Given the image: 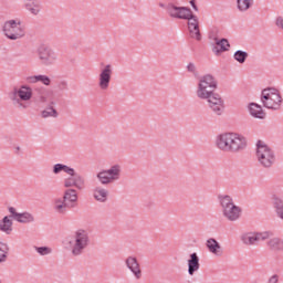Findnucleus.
Instances as JSON below:
<instances>
[{
  "label": "nucleus",
  "mask_w": 283,
  "mask_h": 283,
  "mask_svg": "<svg viewBox=\"0 0 283 283\" xmlns=\"http://www.w3.org/2000/svg\"><path fill=\"white\" fill-rule=\"evenodd\" d=\"M218 80L212 74H206L198 78L196 96L199 101H207L209 109L216 116H222L224 114V99L219 93Z\"/></svg>",
  "instance_id": "obj_1"
},
{
  "label": "nucleus",
  "mask_w": 283,
  "mask_h": 283,
  "mask_svg": "<svg viewBox=\"0 0 283 283\" xmlns=\"http://www.w3.org/2000/svg\"><path fill=\"white\" fill-rule=\"evenodd\" d=\"M214 147L223 154H240L249 147V140L240 133L224 132L216 136Z\"/></svg>",
  "instance_id": "obj_2"
},
{
  "label": "nucleus",
  "mask_w": 283,
  "mask_h": 283,
  "mask_svg": "<svg viewBox=\"0 0 283 283\" xmlns=\"http://www.w3.org/2000/svg\"><path fill=\"white\" fill-rule=\"evenodd\" d=\"M64 249L73 258H81L91 244L90 232L84 229H78L69 235L64 241Z\"/></svg>",
  "instance_id": "obj_3"
},
{
  "label": "nucleus",
  "mask_w": 283,
  "mask_h": 283,
  "mask_svg": "<svg viewBox=\"0 0 283 283\" xmlns=\"http://www.w3.org/2000/svg\"><path fill=\"white\" fill-rule=\"evenodd\" d=\"M9 101H11L12 105L17 107V109H28L30 107V102L34 96V91L32 86L28 84H22L20 86L13 87L9 94Z\"/></svg>",
  "instance_id": "obj_4"
},
{
  "label": "nucleus",
  "mask_w": 283,
  "mask_h": 283,
  "mask_svg": "<svg viewBox=\"0 0 283 283\" xmlns=\"http://www.w3.org/2000/svg\"><path fill=\"white\" fill-rule=\"evenodd\" d=\"M219 202L222 211V216L228 222H238L242 218V208L233 201V198L229 195L219 196Z\"/></svg>",
  "instance_id": "obj_5"
},
{
  "label": "nucleus",
  "mask_w": 283,
  "mask_h": 283,
  "mask_svg": "<svg viewBox=\"0 0 283 283\" xmlns=\"http://www.w3.org/2000/svg\"><path fill=\"white\" fill-rule=\"evenodd\" d=\"M2 34L9 41L25 39V24L19 19L7 20L2 25Z\"/></svg>",
  "instance_id": "obj_6"
},
{
  "label": "nucleus",
  "mask_w": 283,
  "mask_h": 283,
  "mask_svg": "<svg viewBox=\"0 0 283 283\" xmlns=\"http://www.w3.org/2000/svg\"><path fill=\"white\" fill-rule=\"evenodd\" d=\"M261 103L266 109L277 112L282 107L283 98L280 90L275 87H266L261 92Z\"/></svg>",
  "instance_id": "obj_7"
},
{
  "label": "nucleus",
  "mask_w": 283,
  "mask_h": 283,
  "mask_svg": "<svg viewBox=\"0 0 283 283\" xmlns=\"http://www.w3.org/2000/svg\"><path fill=\"white\" fill-rule=\"evenodd\" d=\"M255 156L260 167H263V169H271L275 165V151L262 140L256 143Z\"/></svg>",
  "instance_id": "obj_8"
},
{
  "label": "nucleus",
  "mask_w": 283,
  "mask_h": 283,
  "mask_svg": "<svg viewBox=\"0 0 283 283\" xmlns=\"http://www.w3.org/2000/svg\"><path fill=\"white\" fill-rule=\"evenodd\" d=\"M36 56L42 67H54L59 63V53L46 44H42L36 49Z\"/></svg>",
  "instance_id": "obj_9"
},
{
  "label": "nucleus",
  "mask_w": 283,
  "mask_h": 283,
  "mask_svg": "<svg viewBox=\"0 0 283 283\" xmlns=\"http://www.w3.org/2000/svg\"><path fill=\"white\" fill-rule=\"evenodd\" d=\"M123 174V166L120 164H114L107 169H103L96 174V178L99 184L107 186L113 182H118Z\"/></svg>",
  "instance_id": "obj_10"
},
{
  "label": "nucleus",
  "mask_w": 283,
  "mask_h": 283,
  "mask_svg": "<svg viewBox=\"0 0 283 283\" xmlns=\"http://www.w3.org/2000/svg\"><path fill=\"white\" fill-rule=\"evenodd\" d=\"M271 238V232L269 231H247L241 233L240 241L244 247H258L260 242H264Z\"/></svg>",
  "instance_id": "obj_11"
},
{
  "label": "nucleus",
  "mask_w": 283,
  "mask_h": 283,
  "mask_svg": "<svg viewBox=\"0 0 283 283\" xmlns=\"http://www.w3.org/2000/svg\"><path fill=\"white\" fill-rule=\"evenodd\" d=\"M112 76H114V65L105 64L99 69L97 76V87L102 92H107L112 85Z\"/></svg>",
  "instance_id": "obj_12"
},
{
  "label": "nucleus",
  "mask_w": 283,
  "mask_h": 283,
  "mask_svg": "<svg viewBox=\"0 0 283 283\" xmlns=\"http://www.w3.org/2000/svg\"><path fill=\"white\" fill-rule=\"evenodd\" d=\"M69 177L64 179L63 187L65 189H78V191H83L85 189V178L76 172V169L72 168L71 172L66 174Z\"/></svg>",
  "instance_id": "obj_13"
},
{
  "label": "nucleus",
  "mask_w": 283,
  "mask_h": 283,
  "mask_svg": "<svg viewBox=\"0 0 283 283\" xmlns=\"http://www.w3.org/2000/svg\"><path fill=\"white\" fill-rule=\"evenodd\" d=\"M8 211L9 213H11V218H13V220L15 222H19L20 224H32V222L36 221V218H34V214H32L29 211L19 212L14 207H9Z\"/></svg>",
  "instance_id": "obj_14"
},
{
  "label": "nucleus",
  "mask_w": 283,
  "mask_h": 283,
  "mask_svg": "<svg viewBox=\"0 0 283 283\" xmlns=\"http://www.w3.org/2000/svg\"><path fill=\"white\" fill-rule=\"evenodd\" d=\"M167 11L174 19H186L189 21V19L195 17L193 12H191V9L187 7H176L175 4H168Z\"/></svg>",
  "instance_id": "obj_15"
},
{
  "label": "nucleus",
  "mask_w": 283,
  "mask_h": 283,
  "mask_svg": "<svg viewBox=\"0 0 283 283\" xmlns=\"http://www.w3.org/2000/svg\"><path fill=\"white\" fill-rule=\"evenodd\" d=\"M125 265L133 273L135 280H140L143 277V270H140V263L136 256H128L125 259Z\"/></svg>",
  "instance_id": "obj_16"
},
{
  "label": "nucleus",
  "mask_w": 283,
  "mask_h": 283,
  "mask_svg": "<svg viewBox=\"0 0 283 283\" xmlns=\"http://www.w3.org/2000/svg\"><path fill=\"white\" fill-rule=\"evenodd\" d=\"M206 248L209 253H211V255H214V258H222L224 255V250L222 249V245L214 238H209L206 241Z\"/></svg>",
  "instance_id": "obj_17"
},
{
  "label": "nucleus",
  "mask_w": 283,
  "mask_h": 283,
  "mask_svg": "<svg viewBox=\"0 0 283 283\" xmlns=\"http://www.w3.org/2000/svg\"><path fill=\"white\" fill-rule=\"evenodd\" d=\"M188 30L191 39L202 41V34H200V21L198 20V17L195 15L188 20Z\"/></svg>",
  "instance_id": "obj_18"
},
{
  "label": "nucleus",
  "mask_w": 283,
  "mask_h": 283,
  "mask_svg": "<svg viewBox=\"0 0 283 283\" xmlns=\"http://www.w3.org/2000/svg\"><path fill=\"white\" fill-rule=\"evenodd\" d=\"M23 8L32 17H39L41 14V0H23Z\"/></svg>",
  "instance_id": "obj_19"
},
{
  "label": "nucleus",
  "mask_w": 283,
  "mask_h": 283,
  "mask_svg": "<svg viewBox=\"0 0 283 283\" xmlns=\"http://www.w3.org/2000/svg\"><path fill=\"white\" fill-rule=\"evenodd\" d=\"M92 196L96 202L105 203L109 200V190L103 186H96L92 190Z\"/></svg>",
  "instance_id": "obj_20"
},
{
  "label": "nucleus",
  "mask_w": 283,
  "mask_h": 283,
  "mask_svg": "<svg viewBox=\"0 0 283 283\" xmlns=\"http://www.w3.org/2000/svg\"><path fill=\"white\" fill-rule=\"evenodd\" d=\"M12 220V213H10V216H4L0 220V232L4 233V235H12V232L14 231V222Z\"/></svg>",
  "instance_id": "obj_21"
},
{
  "label": "nucleus",
  "mask_w": 283,
  "mask_h": 283,
  "mask_svg": "<svg viewBox=\"0 0 283 283\" xmlns=\"http://www.w3.org/2000/svg\"><path fill=\"white\" fill-rule=\"evenodd\" d=\"M249 114L252 118H258L259 120H264L266 118V113L262 106L258 103H250L248 106Z\"/></svg>",
  "instance_id": "obj_22"
},
{
  "label": "nucleus",
  "mask_w": 283,
  "mask_h": 283,
  "mask_svg": "<svg viewBox=\"0 0 283 283\" xmlns=\"http://www.w3.org/2000/svg\"><path fill=\"white\" fill-rule=\"evenodd\" d=\"M52 209L57 216H65L67 213V202L63 197H57L53 199Z\"/></svg>",
  "instance_id": "obj_23"
},
{
  "label": "nucleus",
  "mask_w": 283,
  "mask_h": 283,
  "mask_svg": "<svg viewBox=\"0 0 283 283\" xmlns=\"http://www.w3.org/2000/svg\"><path fill=\"white\" fill-rule=\"evenodd\" d=\"M198 271H200V256L193 252L188 260V275H195Z\"/></svg>",
  "instance_id": "obj_24"
},
{
  "label": "nucleus",
  "mask_w": 283,
  "mask_h": 283,
  "mask_svg": "<svg viewBox=\"0 0 283 283\" xmlns=\"http://www.w3.org/2000/svg\"><path fill=\"white\" fill-rule=\"evenodd\" d=\"M216 41V45H218L220 49H218L217 46L213 48V52L214 54H220L221 52H229V48H231V44H229V40L227 39H221L218 40V38L214 39Z\"/></svg>",
  "instance_id": "obj_25"
},
{
  "label": "nucleus",
  "mask_w": 283,
  "mask_h": 283,
  "mask_svg": "<svg viewBox=\"0 0 283 283\" xmlns=\"http://www.w3.org/2000/svg\"><path fill=\"white\" fill-rule=\"evenodd\" d=\"M62 199L65 202H71V203L78 202V193L76 192V189L67 188L64 191V195H63Z\"/></svg>",
  "instance_id": "obj_26"
},
{
  "label": "nucleus",
  "mask_w": 283,
  "mask_h": 283,
  "mask_svg": "<svg viewBox=\"0 0 283 283\" xmlns=\"http://www.w3.org/2000/svg\"><path fill=\"white\" fill-rule=\"evenodd\" d=\"M268 247L272 251H283V240L280 238H272L268 241Z\"/></svg>",
  "instance_id": "obj_27"
},
{
  "label": "nucleus",
  "mask_w": 283,
  "mask_h": 283,
  "mask_svg": "<svg viewBox=\"0 0 283 283\" xmlns=\"http://www.w3.org/2000/svg\"><path fill=\"white\" fill-rule=\"evenodd\" d=\"M10 253V245L6 242H0V264L8 262V254Z\"/></svg>",
  "instance_id": "obj_28"
},
{
  "label": "nucleus",
  "mask_w": 283,
  "mask_h": 283,
  "mask_svg": "<svg viewBox=\"0 0 283 283\" xmlns=\"http://www.w3.org/2000/svg\"><path fill=\"white\" fill-rule=\"evenodd\" d=\"M63 171L64 174H72V167L65 165V164H55L53 166V174L55 176H59Z\"/></svg>",
  "instance_id": "obj_29"
},
{
  "label": "nucleus",
  "mask_w": 283,
  "mask_h": 283,
  "mask_svg": "<svg viewBox=\"0 0 283 283\" xmlns=\"http://www.w3.org/2000/svg\"><path fill=\"white\" fill-rule=\"evenodd\" d=\"M233 59L237 63L243 65V63H247V59H249V53L247 51L238 50L234 52Z\"/></svg>",
  "instance_id": "obj_30"
},
{
  "label": "nucleus",
  "mask_w": 283,
  "mask_h": 283,
  "mask_svg": "<svg viewBox=\"0 0 283 283\" xmlns=\"http://www.w3.org/2000/svg\"><path fill=\"white\" fill-rule=\"evenodd\" d=\"M42 118H59V112L56 108L49 106L41 112Z\"/></svg>",
  "instance_id": "obj_31"
},
{
  "label": "nucleus",
  "mask_w": 283,
  "mask_h": 283,
  "mask_svg": "<svg viewBox=\"0 0 283 283\" xmlns=\"http://www.w3.org/2000/svg\"><path fill=\"white\" fill-rule=\"evenodd\" d=\"M237 6L240 12H247L253 6V0H237Z\"/></svg>",
  "instance_id": "obj_32"
},
{
  "label": "nucleus",
  "mask_w": 283,
  "mask_h": 283,
  "mask_svg": "<svg viewBox=\"0 0 283 283\" xmlns=\"http://www.w3.org/2000/svg\"><path fill=\"white\" fill-rule=\"evenodd\" d=\"M274 208L276 209L277 217L283 220V201L280 198H274Z\"/></svg>",
  "instance_id": "obj_33"
},
{
  "label": "nucleus",
  "mask_w": 283,
  "mask_h": 283,
  "mask_svg": "<svg viewBox=\"0 0 283 283\" xmlns=\"http://www.w3.org/2000/svg\"><path fill=\"white\" fill-rule=\"evenodd\" d=\"M34 249L36 253L42 256L50 255L52 253V248L50 247H35Z\"/></svg>",
  "instance_id": "obj_34"
},
{
  "label": "nucleus",
  "mask_w": 283,
  "mask_h": 283,
  "mask_svg": "<svg viewBox=\"0 0 283 283\" xmlns=\"http://www.w3.org/2000/svg\"><path fill=\"white\" fill-rule=\"evenodd\" d=\"M38 83H42V85H45L46 87H50L52 85V78L48 75H38Z\"/></svg>",
  "instance_id": "obj_35"
},
{
  "label": "nucleus",
  "mask_w": 283,
  "mask_h": 283,
  "mask_svg": "<svg viewBox=\"0 0 283 283\" xmlns=\"http://www.w3.org/2000/svg\"><path fill=\"white\" fill-rule=\"evenodd\" d=\"M25 82L29 83V85H35V83H39V75L27 76Z\"/></svg>",
  "instance_id": "obj_36"
},
{
  "label": "nucleus",
  "mask_w": 283,
  "mask_h": 283,
  "mask_svg": "<svg viewBox=\"0 0 283 283\" xmlns=\"http://www.w3.org/2000/svg\"><path fill=\"white\" fill-rule=\"evenodd\" d=\"M186 70L190 74H198V70L196 69V64H193L192 62L188 63V65L186 66Z\"/></svg>",
  "instance_id": "obj_37"
},
{
  "label": "nucleus",
  "mask_w": 283,
  "mask_h": 283,
  "mask_svg": "<svg viewBox=\"0 0 283 283\" xmlns=\"http://www.w3.org/2000/svg\"><path fill=\"white\" fill-rule=\"evenodd\" d=\"M277 282H280V275H277V274H273L268 280V283H277Z\"/></svg>",
  "instance_id": "obj_38"
},
{
  "label": "nucleus",
  "mask_w": 283,
  "mask_h": 283,
  "mask_svg": "<svg viewBox=\"0 0 283 283\" xmlns=\"http://www.w3.org/2000/svg\"><path fill=\"white\" fill-rule=\"evenodd\" d=\"M38 101H39V103H48V97H45V95H40L38 97Z\"/></svg>",
  "instance_id": "obj_39"
},
{
  "label": "nucleus",
  "mask_w": 283,
  "mask_h": 283,
  "mask_svg": "<svg viewBox=\"0 0 283 283\" xmlns=\"http://www.w3.org/2000/svg\"><path fill=\"white\" fill-rule=\"evenodd\" d=\"M190 6L195 12H198V6H196V0H190Z\"/></svg>",
  "instance_id": "obj_40"
},
{
  "label": "nucleus",
  "mask_w": 283,
  "mask_h": 283,
  "mask_svg": "<svg viewBox=\"0 0 283 283\" xmlns=\"http://www.w3.org/2000/svg\"><path fill=\"white\" fill-rule=\"evenodd\" d=\"M19 149H20V148H19V147H17V150H18V151H19Z\"/></svg>",
  "instance_id": "obj_41"
},
{
  "label": "nucleus",
  "mask_w": 283,
  "mask_h": 283,
  "mask_svg": "<svg viewBox=\"0 0 283 283\" xmlns=\"http://www.w3.org/2000/svg\"><path fill=\"white\" fill-rule=\"evenodd\" d=\"M0 283H3V281L0 280Z\"/></svg>",
  "instance_id": "obj_42"
}]
</instances>
